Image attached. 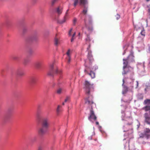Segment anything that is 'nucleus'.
Segmentation results:
<instances>
[{"label": "nucleus", "mask_w": 150, "mask_h": 150, "mask_svg": "<svg viewBox=\"0 0 150 150\" xmlns=\"http://www.w3.org/2000/svg\"><path fill=\"white\" fill-rule=\"evenodd\" d=\"M18 59V57L16 56H14L13 57V59L14 60H17Z\"/></svg>", "instance_id": "nucleus-42"}, {"label": "nucleus", "mask_w": 150, "mask_h": 150, "mask_svg": "<svg viewBox=\"0 0 150 150\" xmlns=\"http://www.w3.org/2000/svg\"><path fill=\"white\" fill-rule=\"evenodd\" d=\"M83 6L84 8L82 13L84 15H85L86 14L88 11V7L85 6Z\"/></svg>", "instance_id": "nucleus-20"}, {"label": "nucleus", "mask_w": 150, "mask_h": 150, "mask_svg": "<svg viewBox=\"0 0 150 150\" xmlns=\"http://www.w3.org/2000/svg\"><path fill=\"white\" fill-rule=\"evenodd\" d=\"M29 60L27 59H25L24 60V64H27V63L28 62Z\"/></svg>", "instance_id": "nucleus-36"}, {"label": "nucleus", "mask_w": 150, "mask_h": 150, "mask_svg": "<svg viewBox=\"0 0 150 150\" xmlns=\"http://www.w3.org/2000/svg\"><path fill=\"white\" fill-rule=\"evenodd\" d=\"M17 74L19 76H22L24 74L23 71L21 69H18L16 72Z\"/></svg>", "instance_id": "nucleus-14"}, {"label": "nucleus", "mask_w": 150, "mask_h": 150, "mask_svg": "<svg viewBox=\"0 0 150 150\" xmlns=\"http://www.w3.org/2000/svg\"><path fill=\"white\" fill-rule=\"evenodd\" d=\"M62 71L61 70H58V69L56 67L55 69V72L57 74H60L62 73Z\"/></svg>", "instance_id": "nucleus-26"}, {"label": "nucleus", "mask_w": 150, "mask_h": 150, "mask_svg": "<svg viewBox=\"0 0 150 150\" xmlns=\"http://www.w3.org/2000/svg\"><path fill=\"white\" fill-rule=\"evenodd\" d=\"M88 3L87 0H80L79 4L83 6H86V5Z\"/></svg>", "instance_id": "nucleus-17"}, {"label": "nucleus", "mask_w": 150, "mask_h": 150, "mask_svg": "<svg viewBox=\"0 0 150 150\" xmlns=\"http://www.w3.org/2000/svg\"><path fill=\"white\" fill-rule=\"evenodd\" d=\"M58 1V0H52L51 2V5L53 6Z\"/></svg>", "instance_id": "nucleus-31"}, {"label": "nucleus", "mask_w": 150, "mask_h": 150, "mask_svg": "<svg viewBox=\"0 0 150 150\" xmlns=\"http://www.w3.org/2000/svg\"><path fill=\"white\" fill-rule=\"evenodd\" d=\"M130 83L131 85H132L129 87V88L131 89H132L134 87L137 88L138 86L139 83L137 81H133L132 82H130Z\"/></svg>", "instance_id": "nucleus-11"}, {"label": "nucleus", "mask_w": 150, "mask_h": 150, "mask_svg": "<svg viewBox=\"0 0 150 150\" xmlns=\"http://www.w3.org/2000/svg\"><path fill=\"white\" fill-rule=\"evenodd\" d=\"M90 47V44L88 47L87 48V50L88 51V58L89 59L90 63L89 64L90 65L92 64V62L93 61V56L91 54V51L89 50V49Z\"/></svg>", "instance_id": "nucleus-7"}, {"label": "nucleus", "mask_w": 150, "mask_h": 150, "mask_svg": "<svg viewBox=\"0 0 150 150\" xmlns=\"http://www.w3.org/2000/svg\"><path fill=\"white\" fill-rule=\"evenodd\" d=\"M72 30V29L71 28L70 30H69V36H71V32Z\"/></svg>", "instance_id": "nucleus-41"}, {"label": "nucleus", "mask_w": 150, "mask_h": 150, "mask_svg": "<svg viewBox=\"0 0 150 150\" xmlns=\"http://www.w3.org/2000/svg\"><path fill=\"white\" fill-rule=\"evenodd\" d=\"M144 137L146 138V135L144 132V133H141L139 134V137L138 138V139L143 138Z\"/></svg>", "instance_id": "nucleus-23"}, {"label": "nucleus", "mask_w": 150, "mask_h": 150, "mask_svg": "<svg viewBox=\"0 0 150 150\" xmlns=\"http://www.w3.org/2000/svg\"><path fill=\"white\" fill-rule=\"evenodd\" d=\"M88 68H86L84 70V72L85 73H87L92 78H94L95 77V73L91 70L88 69Z\"/></svg>", "instance_id": "nucleus-8"}, {"label": "nucleus", "mask_w": 150, "mask_h": 150, "mask_svg": "<svg viewBox=\"0 0 150 150\" xmlns=\"http://www.w3.org/2000/svg\"><path fill=\"white\" fill-rule=\"evenodd\" d=\"M60 107V106L59 105H58L57 109V113H59L60 111V110L59 109V108Z\"/></svg>", "instance_id": "nucleus-33"}, {"label": "nucleus", "mask_w": 150, "mask_h": 150, "mask_svg": "<svg viewBox=\"0 0 150 150\" xmlns=\"http://www.w3.org/2000/svg\"><path fill=\"white\" fill-rule=\"evenodd\" d=\"M98 142L96 139L94 140L92 142V144L94 145H98Z\"/></svg>", "instance_id": "nucleus-27"}, {"label": "nucleus", "mask_w": 150, "mask_h": 150, "mask_svg": "<svg viewBox=\"0 0 150 150\" xmlns=\"http://www.w3.org/2000/svg\"><path fill=\"white\" fill-rule=\"evenodd\" d=\"M77 21V19L76 18H74L73 20V22L74 24H75Z\"/></svg>", "instance_id": "nucleus-40"}, {"label": "nucleus", "mask_w": 150, "mask_h": 150, "mask_svg": "<svg viewBox=\"0 0 150 150\" xmlns=\"http://www.w3.org/2000/svg\"><path fill=\"white\" fill-rule=\"evenodd\" d=\"M62 89L61 88L58 89L57 91V93L58 94H60L62 92Z\"/></svg>", "instance_id": "nucleus-28"}, {"label": "nucleus", "mask_w": 150, "mask_h": 150, "mask_svg": "<svg viewBox=\"0 0 150 150\" xmlns=\"http://www.w3.org/2000/svg\"><path fill=\"white\" fill-rule=\"evenodd\" d=\"M75 34H76V33L75 32V33H74L73 34V35H72V36L73 37H74V36H75Z\"/></svg>", "instance_id": "nucleus-49"}, {"label": "nucleus", "mask_w": 150, "mask_h": 150, "mask_svg": "<svg viewBox=\"0 0 150 150\" xmlns=\"http://www.w3.org/2000/svg\"><path fill=\"white\" fill-rule=\"evenodd\" d=\"M42 148L41 147H39L38 150H42Z\"/></svg>", "instance_id": "nucleus-46"}, {"label": "nucleus", "mask_w": 150, "mask_h": 150, "mask_svg": "<svg viewBox=\"0 0 150 150\" xmlns=\"http://www.w3.org/2000/svg\"><path fill=\"white\" fill-rule=\"evenodd\" d=\"M123 61H124L123 63V71L122 73V74L125 75L126 74L130 72V74L132 75H133L134 74V72L133 68L131 67L127 66L128 64L129 61L127 60V58L126 59H123Z\"/></svg>", "instance_id": "nucleus-2"}, {"label": "nucleus", "mask_w": 150, "mask_h": 150, "mask_svg": "<svg viewBox=\"0 0 150 150\" xmlns=\"http://www.w3.org/2000/svg\"><path fill=\"white\" fill-rule=\"evenodd\" d=\"M85 88L86 93L88 95L89 94L90 90L91 88H93V84H91L88 81H86L85 83Z\"/></svg>", "instance_id": "nucleus-5"}, {"label": "nucleus", "mask_w": 150, "mask_h": 150, "mask_svg": "<svg viewBox=\"0 0 150 150\" xmlns=\"http://www.w3.org/2000/svg\"><path fill=\"white\" fill-rule=\"evenodd\" d=\"M11 114L10 112V110L8 109V114L6 116V118L7 119H9L10 118L11 116Z\"/></svg>", "instance_id": "nucleus-22"}, {"label": "nucleus", "mask_w": 150, "mask_h": 150, "mask_svg": "<svg viewBox=\"0 0 150 150\" xmlns=\"http://www.w3.org/2000/svg\"><path fill=\"white\" fill-rule=\"evenodd\" d=\"M116 19L117 20H118L120 18V16L119 15L117 14L116 16Z\"/></svg>", "instance_id": "nucleus-39"}, {"label": "nucleus", "mask_w": 150, "mask_h": 150, "mask_svg": "<svg viewBox=\"0 0 150 150\" xmlns=\"http://www.w3.org/2000/svg\"><path fill=\"white\" fill-rule=\"evenodd\" d=\"M88 139L89 140H91L92 139V137L91 136H90L88 137Z\"/></svg>", "instance_id": "nucleus-44"}, {"label": "nucleus", "mask_w": 150, "mask_h": 150, "mask_svg": "<svg viewBox=\"0 0 150 150\" xmlns=\"http://www.w3.org/2000/svg\"><path fill=\"white\" fill-rule=\"evenodd\" d=\"M70 50H69L67 53V54L68 56V57H70Z\"/></svg>", "instance_id": "nucleus-38"}, {"label": "nucleus", "mask_w": 150, "mask_h": 150, "mask_svg": "<svg viewBox=\"0 0 150 150\" xmlns=\"http://www.w3.org/2000/svg\"><path fill=\"white\" fill-rule=\"evenodd\" d=\"M124 89L125 90V91H127L128 90V88L126 86H125V85L124 86H122Z\"/></svg>", "instance_id": "nucleus-34"}, {"label": "nucleus", "mask_w": 150, "mask_h": 150, "mask_svg": "<svg viewBox=\"0 0 150 150\" xmlns=\"http://www.w3.org/2000/svg\"><path fill=\"white\" fill-rule=\"evenodd\" d=\"M88 119L90 121H91L92 120L96 121L97 119V117L94 114L92 106H91V109L90 111V115L88 117Z\"/></svg>", "instance_id": "nucleus-6"}, {"label": "nucleus", "mask_w": 150, "mask_h": 150, "mask_svg": "<svg viewBox=\"0 0 150 150\" xmlns=\"http://www.w3.org/2000/svg\"><path fill=\"white\" fill-rule=\"evenodd\" d=\"M74 37H73L72 36V38L71 39V42H73V40H74Z\"/></svg>", "instance_id": "nucleus-45"}, {"label": "nucleus", "mask_w": 150, "mask_h": 150, "mask_svg": "<svg viewBox=\"0 0 150 150\" xmlns=\"http://www.w3.org/2000/svg\"><path fill=\"white\" fill-rule=\"evenodd\" d=\"M144 103L145 104H150V99H146L144 100Z\"/></svg>", "instance_id": "nucleus-25"}, {"label": "nucleus", "mask_w": 150, "mask_h": 150, "mask_svg": "<svg viewBox=\"0 0 150 150\" xmlns=\"http://www.w3.org/2000/svg\"><path fill=\"white\" fill-rule=\"evenodd\" d=\"M96 125H99V122H96Z\"/></svg>", "instance_id": "nucleus-51"}, {"label": "nucleus", "mask_w": 150, "mask_h": 150, "mask_svg": "<svg viewBox=\"0 0 150 150\" xmlns=\"http://www.w3.org/2000/svg\"><path fill=\"white\" fill-rule=\"evenodd\" d=\"M59 43V39L57 38L56 37L54 40V44L56 46H57Z\"/></svg>", "instance_id": "nucleus-21"}, {"label": "nucleus", "mask_w": 150, "mask_h": 150, "mask_svg": "<svg viewBox=\"0 0 150 150\" xmlns=\"http://www.w3.org/2000/svg\"><path fill=\"white\" fill-rule=\"evenodd\" d=\"M132 122H130L129 123H128L127 124L125 125L124 127H128L129 126L130 127L131 126V125H132Z\"/></svg>", "instance_id": "nucleus-30"}, {"label": "nucleus", "mask_w": 150, "mask_h": 150, "mask_svg": "<svg viewBox=\"0 0 150 150\" xmlns=\"http://www.w3.org/2000/svg\"><path fill=\"white\" fill-rule=\"evenodd\" d=\"M91 64L90 65V64H89V65H88L87 64L86 62H85V66L86 67V68H88V67H89L88 68V69L89 70H91L92 71H95L96 70L98 69V67L96 65H95L94 66H93L92 67V66L91 65Z\"/></svg>", "instance_id": "nucleus-10"}, {"label": "nucleus", "mask_w": 150, "mask_h": 150, "mask_svg": "<svg viewBox=\"0 0 150 150\" xmlns=\"http://www.w3.org/2000/svg\"><path fill=\"white\" fill-rule=\"evenodd\" d=\"M142 32H141V34H142V35H143V34H143V33H142Z\"/></svg>", "instance_id": "nucleus-55"}, {"label": "nucleus", "mask_w": 150, "mask_h": 150, "mask_svg": "<svg viewBox=\"0 0 150 150\" xmlns=\"http://www.w3.org/2000/svg\"><path fill=\"white\" fill-rule=\"evenodd\" d=\"M142 32H141V34H142V35H143V34H143V33H142Z\"/></svg>", "instance_id": "nucleus-56"}, {"label": "nucleus", "mask_w": 150, "mask_h": 150, "mask_svg": "<svg viewBox=\"0 0 150 150\" xmlns=\"http://www.w3.org/2000/svg\"><path fill=\"white\" fill-rule=\"evenodd\" d=\"M62 11V8L61 7H57L56 9V12L57 13L58 15H60Z\"/></svg>", "instance_id": "nucleus-18"}, {"label": "nucleus", "mask_w": 150, "mask_h": 150, "mask_svg": "<svg viewBox=\"0 0 150 150\" xmlns=\"http://www.w3.org/2000/svg\"><path fill=\"white\" fill-rule=\"evenodd\" d=\"M147 1H150V0H146Z\"/></svg>", "instance_id": "nucleus-54"}, {"label": "nucleus", "mask_w": 150, "mask_h": 150, "mask_svg": "<svg viewBox=\"0 0 150 150\" xmlns=\"http://www.w3.org/2000/svg\"><path fill=\"white\" fill-rule=\"evenodd\" d=\"M148 65H149V67H150V61L149 62V64H148Z\"/></svg>", "instance_id": "nucleus-52"}, {"label": "nucleus", "mask_w": 150, "mask_h": 150, "mask_svg": "<svg viewBox=\"0 0 150 150\" xmlns=\"http://www.w3.org/2000/svg\"><path fill=\"white\" fill-rule=\"evenodd\" d=\"M84 21L86 27L89 30H92L93 29L92 27L93 21L91 17L90 16H86Z\"/></svg>", "instance_id": "nucleus-4"}, {"label": "nucleus", "mask_w": 150, "mask_h": 150, "mask_svg": "<svg viewBox=\"0 0 150 150\" xmlns=\"http://www.w3.org/2000/svg\"><path fill=\"white\" fill-rule=\"evenodd\" d=\"M70 60H71L70 57H68V62H67L68 63H69V62H70Z\"/></svg>", "instance_id": "nucleus-43"}, {"label": "nucleus", "mask_w": 150, "mask_h": 150, "mask_svg": "<svg viewBox=\"0 0 150 150\" xmlns=\"http://www.w3.org/2000/svg\"><path fill=\"white\" fill-rule=\"evenodd\" d=\"M80 33H79V35H80Z\"/></svg>", "instance_id": "nucleus-59"}, {"label": "nucleus", "mask_w": 150, "mask_h": 150, "mask_svg": "<svg viewBox=\"0 0 150 150\" xmlns=\"http://www.w3.org/2000/svg\"><path fill=\"white\" fill-rule=\"evenodd\" d=\"M37 81V79L35 78H32L31 82L32 83L34 84Z\"/></svg>", "instance_id": "nucleus-24"}, {"label": "nucleus", "mask_w": 150, "mask_h": 150, "mask_svg": "<svg viewBox=\"0 0 150 150\" xmlns=\"http://www.w3.org/2000/svg\"><path fill=\"white\" fill-rule=\"evenodd\" d=\"M147 7L148 8V13L149 15H150V4L149 5L147 6Z\"/></svg>", "instance_id": "nucleus-35"}, {"label": "nucleus", "mask_w": 150, "mask_h": 150, "mask_svg": "<svg viewBox=\"0 0 150 150\" xmlns=\"http://www.w3.org/2000/svg\"><path fill=\"white\" fill-rule=\"evenodd\" d=\"M42 64V62L41 61H38L35 62L34 63V66L38 69L40 68Z\"/></svg>", "instance_id": "nucleus-13"}, {"label": "nucleus", "mask_w": 150, "mask_h": 150, "mask_svg": "<svg viewBox=\"0 0 150 150\" xmlns=\"http://www.w3.org/2000/svg\"><path fill=\"white\" fill-rule=\"evenodd\" d=\"M79 0H74V6H76L77 4L78 3Z\"/></svg>", "instance_id": "nucleus-29"}, {"label": "nucleus", "mask_w": 150, "mask_h": 150, "mask_svg": "<svg viewBox=\"0 0 150 150\" xmlns=\"http://www.w3.org/2000/svg\"><path fill=\"white\" fill-rule=\"evenodd\" d=\"M26 31V29H25V28H24L23 29V32H25V31Z\"/></svg>", "instance_id": "nucleus-50"}, {"label": "nucleus", "mask_w": 150, "mask_h": 150, "mask_svg": "<svg viewBox=\"0 0 150 150\" xmlns=\"http://www.w3.org/2000/svg\"><path fill=\"white\" fill-rule=\"evenodd\" d=\"M122 81H123V83L122 84V86H124V85H124V83H125V81H124V79H123L122 80Z\"/></svg>", "instance_id": "nucleus-47"}, {"label": "nucleus", "mask_w": 150, "mask_h": 150, "mask_svg": "<svg viewBox=\"0 0 150 150\" xmlns=\"http://www.w3.org/2000/svg\"><path fill=\"white\" fill-rule=\"evenodd\" d=\"M149 52H150V47L149 48Z\"/></svg>", "instance_id": "nucleus-58"}, {"label": "nucleus", "mask_w": 150, "mask_h": 150, "mask_svg": "<svg viewBox=\"0 0 150 150\" xmlns=\"http://www.w3.org/2000/svg\"><path fill=\"white\" fill-rule=\"evenodd\" d=\"M144 132L146 135V138L148 139L150 137V135L149 134L150 133V129L149 128H146L144 129Z\"/></svg>", "instance_id": "nucleus-12"}, {"label": "nucleus", "mask_w": 150, "mask_h": 150, "mask_svg": "<svg viewBox=\"0 0 150 150\" xmlns=\"http://www.w3.org/2000/svg\"><path fill=\"white\" fill-rule=\"evenodd\" d=\"M145 143H145V142H143V144H145Z\"/></svg>", "instance_id": "nucleus-57"}, {"label": "nucleus", "mask_w": 150, "mask_h": 150, "mask_svg": "<svg viewBox=\"0 0 150 150\" xmlns=\"http://www.w3.org/2000/svg\"><path fill=\"white\" fill-rule=\"evenodd\" d=\"M86 42H89L91 41L90 38L88 36H87V37L86 39Z\"/></svg>", "instance_id": "nucleus-37"}, {"label": "nucleus", "mask_w": 150, "mask_h": 150, "mask_svg": "<svg viewBox=\"0 0 150 150\" xmlns=\"http://www.w3.org/2000/svg\"><path fill=\"white\" fill-rule=\"evenodd\" d=\"M143 109L146 112L149 111L148 112H147L144 114V122L150 125V106H146L143 108Z\"/></svg>", "instance_id": "nucleus-3"}, {"label": "nucleus", "mask_w": 150, "mask_h": 150, "mask_svg": "<svg viewBox=\"0 0 150 150\" xmlns=\"http://www.w3.org/2000/svg\"><path fill=\"white\" fill-rule=\"evenodd\" d=\"M62 105H64V102L63 103H62Z\"/></svg>", "instance_id": "nucleus-53"}, {"label": "nucleus", "mask_w": 150, "mask_h": 150, "mask_svg": "<svg viewBox=\"0 0 150 150\" xmlns=\"http://www.w3.org/2000/svg\"><path fill=\"white\" fill-rule=\"evenodd\" d=\"M49 126V119L47 118L43 119L41 123V127L38 130V133L39 135H43L47 131Z\"/></svg>", "instance_id": "nucleus-1"}, {"label": "nucleus", "mask_w": 150, "mask_h": 150, "mask_svg": "<svg viewBox=\"0 0 150 150\" xmlns=\"http://www.w3.org/2000/svg\"><path fill=\"white\" fill-rule=\"evenodd\" d=\"M93 97L92 96H90L86 98L85 100V103L86 104L91 105L94 104V102L92 100Z\"/></svg>", "instance_id": "nucleus-9"}, {"label": "nucleus", "mask_w": 150, "mask_h": 150, "mask_svg": "<svg viewBox=\"0 0 150 150\" xmlns=\"http://www.w3.org/2000/svg\"><path fill=\"white\" fill-rule=\"evenodd\" d=\"M70 100V97L67 96L64 100V102H66L69 101Z\"/></svg>", "instance_id": "nucleus-32"}, {"label": "nucleus", "mask_w": 150, "mask_h": 150, "mask_svg": "<svg viewBox=\"0 0 150 150\" xmlns=\"http://www.w3.org/2000/svg\"><path fill=\"white\" fill-rule=\"evenodd\" d=\"M134 56L133 54H131L127 57V60L129 62H133L134 61Z\"/></svg>", "instance_id": "nucleus-19"}, {"label": "nucleus", "mask_w": 150, "mask_h": 150, "mask_svg": "<svg viewBox=\"0 0 150 150\" xmlns=\"http://www.w3.org/2000/svg\"><path fill=\"white\" fill-rule=\"evenodd\" d=\"M149 87H147L145 89V91H146L149 88Z\"/></svg>", "instance_id": "nucleus-48"}, {"label": "nucleus", "mask_w": 150, "mask_h": 150, "mask_svg": "<svg viewBox=\"0 0 150 150\" xmlns=\"http://www.w3.org/2000/svg\"><path fill=\"white\" fill-rule=\"evenodd\" d=\"M53 64H51L50 66V71L48 73V74L49 75L51 76H52L53 75V73L54 72L53 70Z\"/></svg>", "instance_id": "nucleus-15"}, {"label": "nucleus", "mask_w": 150, "mask_h": 150, "mask_svg": "<svg viewBox=\"0 0 150 150\" xmlns=\"http://www.w3.org/2000/svg\"><path fill=\"white\" fill-rule=\"evenodd\" d=\"M69 11V9H68L66 13V14L65 16H64V18L62 20H60L58 21V22L59 23L62 24L64 23L66 20V17L67 15V13L68 11Z\"/></svg>", "instance_id": "nucleus-16"}]
</instances>
